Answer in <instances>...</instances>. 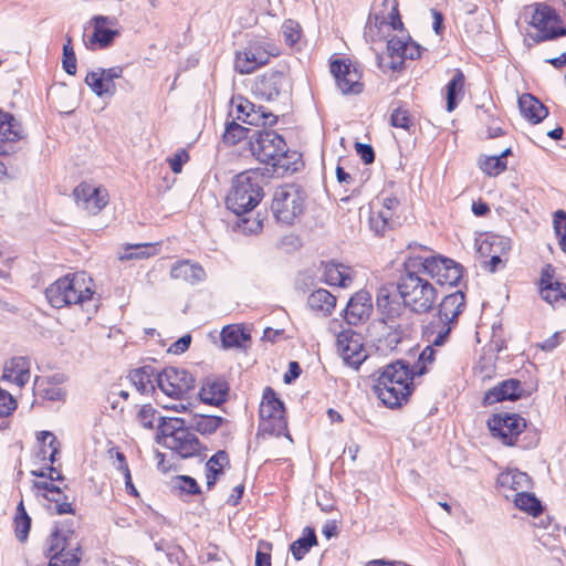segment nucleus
<instances>
[{"label":"nucleus","instance_id":"f03ea898","mask_svg":"<svg viewBox=\"0 0 566 566\" xmlns=\"http://www.w3.org/2000/svg\"><path fill=\"white\" fill-rule=\"evenodd\" d=\"M93 294L92 280L85 272L66 274L50 284L45 290V297L54 308L83 305L92 300Z\"/></svg>","mask_w":566,"mask_h":566},{"label":"nucleus","instance_id":"13d9d810","mask_svg":"<svg viewBox=\"0 0 566 566\" xmlns=\"http://www.w3.org/2000/svg\"><path fill=\"white\" fill-rule=\"evenodd\" d=\"M428 345L419 355L417 364L412 367L417 376H421L426 373V365L431 364L434 360L436 349L433 346H436L432 343H429Z\"/></svg>","mask_w":566,"mask_h":566},{"label":"nucleus","instance_id":"e2e57ef3","mask_svg":"<svg viewBox=\"0 0 566 566\" xmlns=\"http://www.w3.org/2000/svg\"><path fill=\"white\" fill-rule=\"evenodd\" d=\"M355 149L364 164L369 165L375 160V151L368 144L356 143Z\"/></svg>","mask_w":566,"mask_h":566},{"label":"nucleus","instance_id":"cd10ccee","mask_svg":"<svg viewBox=\"0 0 566 566\" xmlns=\"http://www.w3.org/2000/svg\"><path fill=\"white\" fill-rule=\"evenodd\" d=\"M23 137L20 123L8 112L0 109V155L8 154L2 144L13 143Z\"/></svg>","mask_w":566,"mask_h":566},{"label":"nucleus","instance_id":"dca6fc26","mask_svg":"<svg viewBox=\"0 0 566 566\" xmlns=\"http://www.w3.org/2000/svg\"><path fill=\"white\" fill-rule=\"evenodd\" d=\"M337 349L344 363L355 369H357L367 357L360 334L353 329L343 331L337 335Z\"/></svg>","mask_w":566,"mask_h":566},{"label":"nucleus","instance_id":"b1692460","mask_svg":"<svg viewBox=\"0 0 566 566\" xmlns=\"http://www.w3.org/2000/svg\"><path fill=\"white\" fill-rule=\"evenodd\" d=\"M374 392L386 407L394 409L401 407L402 403L407 402L412 391L400 390L397 386L389 385L386 381L376 380V384L374 385Z\"/></svg>","mask_w":566,"mask_h":566},{"label":"nucleus","instance_id":"72a5a7b5","mask_svg":"<svg viewBox=\"0 0 566 566\" xmlns=\"http://www.w3.org/2000/svg\"><path fill=\"white\" fill-rule=\"evenodd\" d=\"M495 375V350L492 346L483 348L479 363L474 368L475 380L484 385L493 379Z\"/></svg>","mask_w":566,"mask_h":566},{"label":"nucleus","instance_id":"4c0bfd02","mask_svg":"<svg viewBox=\"0 0 566 566\" xmlns=\"http://www.w3.org/2000/svg\"><path fill=\"white\" fill-rule=\"evenodd\" d=\"M514 505L527 513L533 517H539L544 512L542 502L536 497L534 493L526 492L525 490L514 493L513 495Z\"/></svg>","mask_w":566,"mask_h":566},{"label":"nucleus","instance_id":"ea45409f","mask_svg":"<svg viewBox=\"0 0 566 566\" xmlns=\"http://www.w3.org/2000/svg\"><path fill=\"white\" fill-rule=\"evenodd\" d=\"M85 84L98 96H113L116 93L115 83H109L98 70L91 71L85 76Z\"/></svg>","mask_w":566,"mask_h":566},{"label":"nucleus","instance_id":"6e6d98bb","mask_svg":"<svg viewBox=\"0 0 566 566\" xmlns=\"http://www.w3.org/2000/svg\"><path fill=\"white\" fill-rule=\"evenodd\" d=\"M518 165V160L516 156L513 154L511 147L503 149L500 154H497V175L507 170L515 169Z\"/></svg>","mask_w":566,"mask_h":566},{"label":"nucleus","instance_id":"9b49d317","mask_svg":"<svg viewBox=\"0 0 566 566\" xmlns=\"http://www.w3.org/2000/svg\"><path fill=\"white\" fill-rule=\"evenodd\" d=\"M156 384L166 396L186 400L196 387V378L185 368L170 366L157 375Z\"/></svg>","mask_w":566,"mask_h":566},{"label":"nucleus","instance_id":"f3484780","mask_svg":"<svg viewBox=\"0 0 566 566\" xmlns=\"http://www.w3.org/2000/svg\"><path fill=\"white\" fill-rule=\"evenodd\" d=\"M76 205L90 214H97L108 202L106 189L81 182L73 191Z\"/></svg>","mask_w":566,"mask_h":566},{"label":"nucleus","instance_id":"f257e3e1","mask_svg":"<svg viewBox=\"0 0 566 566\" xmlns=\"http://www.w3.org/2000/svg\"><path fill=\"white\" fill-rule=\"evenodd\" d=\"M397 290L403 305L417 314L430 312L438 296L433 284L412 256L405 262V271L398 280Z\"/></svg>","mask_w":566,"mask_h":566},{"label":"nucleus","instance_id":"e433bc0d","mask_svg":"<svg viewBox=\"0 0 566 566\" xmlns=\"http://www.w3.org/2000/svg\"><path fill=\"white\" fill-rule=\"evenodd\" d=\"M555 290L557 295L566 293V284L555 280V269L552 264H546L541 271L539 294L543 300H549L551 291Z\"/></svg>","mask_w":566,"mask_h":566},{"label":"nucleus","instance_id":"f8f14e48","mask_svg":"<svg viewBox=\"0 0 566 566\" xmlns=\"http://www.w3.org/2000/svg\"><path fill=\"white\" fill-rule=\"evenodd\" d=\"M419 262L423 274L436 280L439 285L454 286L463 275V268L452 259L438 256H412Z\"/></svg>","mask_w":566,"mask_h":566},{"label":"nucleus","instance_id":"09e8293b","mask_svg":"<svg viewBox=\"0 0 566 566\" xmlns=\"http://www.w3.org/2000/svg\"><path fill=\"white\" fill-rule=\"evenodd\" d=\"M150 250H154V247L151 244H128L127 247H125L124 252H118V259L120 261H128L133 259H146L154 254V252H151Z\"/></svg>","mask_w":566,"mask_h":566},{"label":"nucleus","instance_id":"052dcab7","mask_svg":"<svg viewBox=\"0 0 566 566\" xmlns=\"http://www.w3.org/2000/svg\"><path fill=\"white\" fill-rule=\"evenodd\" d=\"M282 33L289 45L295 44L301 38V27L293 20H286L282 25Z\"/></svg>","mask_w":566,"mask_h":566},{"label":"nucleus","instance_id":"c03bdc74","mask_svg":"<svg viewBox=\"0 0 566 566\" xmlns=\"http://www.w3.org/2000/svg\"><path fill=\"white\" fill-rule=\"evenodd\" d=\"M464 75L457 71L447 85V111L452 112L458 105V97L463 94Z\"/></svg>","mask_w":566,"mask_h":566},{"label":"nucleus","instance_id":"a19ab883","mask_svg":"<svg viewBox=\"0 0 566 566\" xmlns=\"http://www.w3.org/2000/svg\"><path fill=\"white\" fill-rule=\"evenodd\" d=\"M315 545H317L315 531L307 526L302 536L291 544L292 555L296 560H301Z\"/></svg>","mask_w":566,"mask_h":566},{"label":"nucleus","instance_id":"a878e982","mask_svg":"<svg viewBox=\"0 0 566 566\" xmlns=\"http://www.w3.org/2000/svg\"><path fill=\"white\" fill-rule=\"evenodd\" d=\"M336 296L326 289H316L307 297L308 308L318 317H328L336 306Z\"/></svg>","mask_w":566,"mask_h":566},{"label":"nucleus","instance_id":"39448f33","mask_svg":"<svg viewBox=\"0 0 566 566\" xmlns=\"http://www.w3.org/2000/svg\"><path fill=\"white\" fill-rule=\"evenodd\" d=\"M557 4L566 6L564 0H553V6L539 2L526 8L524 15L535 29L534 33L528 34L534 44L566 35V27L560 25L562 19L555 7Z\"/></svg>","mask_w":566,"mask_h":566},{"label":"nucleus","instance_id":"864d4df0","mask_svg":"<svg viewBox=\"0 0 566 566\" xmlns=\"http://www.w3.org/2000/svg\"><path fill=\"white\" fill-rule=\"evenodd\" d=\"M62 66L70 75H74L76 73V56L72 46V39L69 35L66 36V43L63 45Z\"/></svg>","mask_w":566,"mask_h":566},{"label":"nucleus","instance_id":"6e6552de","mask_svg":"<svg viewBox=\"0 0 566 566\" xmlns=\"http://www.w3.org/2000/svg\"><path fill=\"white\" fill-rule=\"evenodd\" d=\"M250 150L261 163L273 168H286L284 159L287 147L285 140L274 130H253L250 136Z\"/></svg>","mask_w":566,"mask_h":566},{"label":"nucleus","instance_id":"1a4fd4ad","mask_svg":"<svg viewBox=\"0 0 566 566\" xmlns=\"http://www.w3.org/2000/svg\"><path fill=\"white\" fill-rule=\"evenodd\" d=\"M306 195L296 185H284L279 187L273 196L272 211L277 221L292 224L305 208Z\"/></svg>","mask_w":566,"mask_h":566},{"label":"nucleus","instance_id":"a211bd4d","mask_svg":"<svg viewBox=\"0 0 566 566\" xmlns=\"http://www.w3.org/2000/svg\"><path fill=\"white\" fill-rule=\"evenodd\" d=\"M415 376L417 375L410 365L399 359L384 367L377 380L397 386L400 390L412 391V379Z\"/></svg>","mask_w":566,"mask_h":566},{"label":"nucleus","instance_id":"c85d7f7f","mask_svg":"<svg viewBox=\"0 0 566 566\" xmlns=\"http://www.w3.org/2000/svg\"><path fill=\"white\" fill-rule=\"evenodd\" d=\"M322 280L328 285L347 287L353 282L352 270L342 263L332 261L324 264Z\"/></svg>","mask_w":566,"mask_h":566},{"label":"nucleus","instance_id":"7c9ffc66","mask_svg":"<svg viewBox=\"0 0 566 566\" xmlns=\"http://www.w3.org/2000/svg\"><path fill=\"white\" fill-rule=\"evenodd\" d=\"M158 374L153 366L146 365L132 370L129 379L140 394L149 395L156 390L155 382Z\"/></svg>","mask_w":566,"mask_h":566},{"label":"nucleus","instance_id":"bb28decb","mask_svg":"<svg viewBox=\"0 0 566 566\" xmlns=\"http://www.w3.org/2000/svg\"><path fill=\"white\" fill-rule=\"evenodd\" d=\"M495 244V234L481 233L475 239L476 258L481 262V266L488 269L491 273L495 272V254L493 248Z\"/></svg>","mask_w":566,"mask_h":566},{"label":"nucleus","instance_id":"3c124183","mask_svg":"<svg viewBox=\"0 0 566 566\" xmlns=\"http://www.w3.org/2000/svg\"><path fill=\"white\" fill-rule=\"evenodd\" d=\"M390 124L394 127L402 128L405 130H409L415 125L413 118L409 114V111L401 106L392 111L390 115Z\"/></svg>","mask_w":566,"mask_h":566},{"label":"nucleus","instance_id":"4be33fe9","mask_svg":"<svg viewBox=\"0 0 566 566\" xmlns=\"http://www.w3.org/2000/svg\"><path fill=\"white\" fill-rule=\"evenodd\" d=\"M237 118L249 125L258 126L261 123L262 125L272 126L277 120L275 115L265 112L262 106L255 108L253 103L243 98H240L239 104H237Z\"/></svg>","mask_w":566,"mask_h":566},{"label":"nucleus","instance_id":"69168bd1","mask_svg":"<svg viewBox=\"0 0 566 566\" xmlns=\"http://www.w3.org/2000/svg\"><path fill=\"white\" fill-rule=\"evenodd\" d=\"M241 231L245 234L258 233L262 229V220L254 219H245L243 218L241 222L238 224Z\"/></svg>","mask_w":566,"mask_h":566},{"label":"nucleus","instance_id":"6ab92c4d","mask_svg":"<svg viewBox=\"0 0 566 566\" xmlns=\"http://www.w3.org/2000/svg\"><path fill=\"white\" fill-rule=\"evenodd\" d=\"M371 310L370 294L365 290H360L349 298L344 310V319L349 325H358L368 319Z\"/></svg>","mask_w":566,"mask_h":566},{"label":"nucleus","instance_id":"2eb2a0df","mask_svg":"<svg viewBox=\"0 0 566 566\" xmlns=\"http://www.w3.org/2000/svg\"><path fill=\"white\" fill-rule=\"evenodd\" d=\"M331 73L343 94H358L363 91L361 73L349 60H334Z\"/></svg>","mask_w":566,"mask_h":566},{"label":"nucleus","instance_id":"20e7f679","mask_svg":"<svg viewBox=\"0 0 566 566\" xmlns=\"http://www.w3.org/2000/svg\"><path fill=\"white\" fill-rule=\"evenodd\" d=\"M263 197V176L255 170H248L234 177L226 205L229 210L241 216L252 211Z\"/></svg>","mask_w":566,"mask_h":566},{"label":"nucleus","instance_id":"49530a36","mask_svg":"<svg viewBox=\"0 0 566 566\" xmlns=\"http://www.w3.org/2000/svg\"><path fill=\"white\" fill-rule=\"evenodd\" d=\"M252 132V129L245 128L242 125L238 124L234 119H232L230 122H227L222 139L224 144L233 146L242 139L248 138L250 140Z\"/></svg>","mask_w":566,"mask_h":566},{"label":"nucleus","instance_id":"aec40b11","mask_svg":"<svg viewBox=\"0 0 566 566\" xmlns=\"http://www.w3.org/2000/svg\"><path fill=\"white\" fill-rule=\"evenodd\" d=\"M526 428V421L517 413H497V439L503 444L512 447L517 441L518 436Z\"/></svg>","mask_w":566,"mask_h":566},{"label":"nucleus","instance_id":"774afa93","mask_svg":"<svg viewBox=\"0 0 566 566\" xmlns=\"http://www.w3.org/2000/svg\"><path fill=\"white\" fill-rule=\"evenodd\" d=\"M553 223L556 237L566 233V212L564 210H557L554 213Z\"/></svg>","mask_w":566,"mask_h":566},{"label":"nucleus","instance_id":"9d476101","mask_svg":"<svg viewBox=\"0 0 566 566\" xmlns=\"http://www.w3.org/2000/svg\"><path fill=\"white\" fill-rule=\"evenodd\" d=\"M279 54V48L269 40H250L242 51L235 53L234 69L240 74H249Z\"/></svg>","mask_w":566,"mask_h":566},{"label":"nucleus","instance_id":"4468645a","mask_svg":"<svg viewBox=\"0 0 566 566\" xmlns=\"http://www.w3.org/2000/svg\"><path fill=\"white\" fill-rule=\"evenodd\" d=\"M260 417L262 419L261 429L264 432L280 436L286 430L284 403L270 387L264 390Z\"/></svg>","mask_w":566,"mask_h":566},{"label":"nucleus","instance_id":"c9c22d12","mask_svg":"<svg viewBox=\"0 0 566 566\" xmlns=\"http://www.w3.org/2000/svg\"><path fill=\"white\" fill-rule=\"evenodd\" d=\"M230 465V459L224 450H219L206 463L207 488L214 486L219 475L223 473L226 467Z\"/></svg>","mask_w":566,"mask_h":566},{"label":"nucleus","instance_id":"a18cd8bd","mask_svg":"<svg viewBox=\"0 0 566 566\" xmlns=\"http://www.w3.org/2000/svg\"><path fill=\"white\" fill-rule=\"evenodd\" d=\"M406 42L407 40L399 36H392L387 42V51L391 60L389 67L394 71L402 69Z\"/></svg>","mask_w":566,"mask_h":566},{"label":"nucleus","instance_id":"393cba45","mask_svg":"<svg viewBox=\"0 0 566 566\" xmlns=\"http://www.w3.org/2000/svg\"><path fill=\"white\" fill-rule=\"evenodd\" d=\"M30 360L27 357H13L4 364L2 379L23 387L30 379Z\"/></svg>","mask_w":566,"mask_h":566},{"label":"nucleus","instance_id":"f704fd0d","mask_svg":"<svg viewBox=\"0 0 566 566\" xmlns=\"http://www.w3.org/2000/svg\"><path fill=\"white\" fill-rule=\"evenodd\" d=\"M226 421L224 418L210 415H192L187 421L191 430L197 431L202 436L214 433Z\"/></svg>","mask_w":566,"mask_h":566},{"label":"nucleus","instance_id":"473e14b6","mask_svg":"<svg viewBox=\"0 0 566 566\" xmlns=\"http://www.w3.org/2000/svg\"><path fill=\"white\" fill-rule=\"evenodd\" d=\"M170 275L176 280H184L190 284L201 282L205 276V270L196 263H191L188 260L178 261L171 268Z\"/></svg>","mask_w":566,"mask_h":566},{"label":"nucleus","instance_id":"338daca9","mask_svg":"<svg viewBox=\"0 0 566 566\" xmlns=\"http://www.w3.org/2000/svg\"><path fill=\"white\" fill-rule=\"evenodd\" d=\"M189 159V156L185 149L177 151L171 158L168 159L170 169L175 174H179L182 169V165Z\"/></svg>","mask_w":566,"mask_h":566},{"label":"nucleus","instance_id":"bf43d9fd","mask_svg":"<svg viewBox=\"0 0 566 566\" xmlns=\"http://www.w3.org/2000/svg\"><path fill=\"white\" fill-rule=\"evenodd\" d=\"M38 439L42 442L48 441V448L50 449V453L46 458L51 465L56 461V457L60 452V443L56 437L51 431H41L38 436Z\"/></svg>","mask_w":566,"mask_h":566},{"label":"nucleus","instance_id":"0eeeda50","mask_svg":"<svg viewBox=\"0 0 566 566\" xmlns=\"http://www.w3.org/2000/svg\"><path fill=\"white\" fill-rule=\"evenodd\" d=\"M73 522L56 525L49 536L48 556L49 566H77L82 552L73 531Z\"/></svg>","mask_w":566,"mask_h":566},{"label":"nucleus","instance_id":"680f3d73","mask_svg":"<svg viewBox=\"0 0 566 566\" xmlns=\"http://www.w3.org/2000/svg\"><path fill=\"white\" fill-rule=\"evenodd\" d=\"M17 408V401L10 392L0 387V417H7Z\"/></svg>","mask_w":566,"mask_h":566},{"label":"nucleus","instance_id":"8fccbe9b","mask_svg":"<svg viewBox=\"0 0 566 566\" xmlns=\"http://www.w3.org/2000/svg\"><path fill=\"white\" fill-rule=\"evenodd\" d=\"M137 419L144 428L153 429L155 427L158 428L160 419L166 418L161 417L151 405H144L137 413Z\"/></svg>","mask_w":566,"mask_h":566},{"label":"nucleus","instance_id":"ddd939ff","mask_svg":"<svg viewBox=\"0 0 566 566\" xmlns=\"http://www.w3.org/2000/svg\"><path fill=\"white\" fill-rule=\"evenodd\" d=\"M292 91V80L286 67L269 70L258 76L253 84V92L265 101H275L287 97Z\"/></svg>","mask_w":566,"mask_h":566},{"label":"nucleus","instance_id":"5fc2aeb1","mask_svg":"<svg viewBox=\"0 0 566 566\" xmlns=\"http://www.w3.org/2000/svg\"><path fill=\"white\" fill-rule=\"evenodd\" d=\"M174 488L182 493L195 495L201 492L197 481L189 475H178L174 480Z\"/></svg>","mask_w":566,"mask_h":566},{"label":"nucleus","instance_id":"4d7b16f0","mask_svg":"<svg viewBox=\"0 0 566 566\" xmlns=\"http://www.w3.org/2000/svg\"><path fill=\"white\" fill-rule=\"evenodd\" d=\"M45 499L52 503L50 510L54 511L56 514H73L74 509L72 504L67 501V496L61 492V495L49 496L45 495Z\"/></svg>","mask_w":566,"mask_h":566},{"label":"nucleus","instance_id":"423d86ee","mask_svg":"<svg viewBox=\"0 0 566 566\" xmlns=\"http://www.w3.org/2000/svg\"><path fill=\"white\" fill-rule=\"evenodd\" d=\"M464 308L465 295L462 291L446 295L438 307V321H431L423 332L427 342L443 345Z\"/></svg>","mask_w":566,"mask_h":566},{"label":"nucleus","instance_id":"c756f323","mask_svg":"<svg viewBox=\"0 0 566 566\" xmlns=\"http://www.w3.org/2000/svg\"><path fill=\"white\" fill-rule=\"evenodd\" d=\"M518 107L523 117L532 124L541 123L548 115L546 106L531 94H523L518 98Z\"/></svg>","mask_w":566,"mask_h":566},{"label":"nucleus","instance_id":"58836bf2","mask_svg":"<svg viewBox=\"0 0 566 566\" xmlns=\"http://www.w3.org/2000/svg\"><path fill=\"white\" fill-rule=\"evenodd\" d=\"M220 337L224 348H242L244 344L250 340V334L239 325H228L223 327Z\"/></svg>","mask_w":566,"mask_h":566},{"label":"nucleus","instance_id":"79ce46f5","mask_svg":"<svg viewBox=\"0 0 566 566\" xmlns=\"http://www.w3.org/2000/svg\"><path fill=\"white\" fill-rule=\"evenodd\" d=\"M400 207V201L394 196L381 197V208L375 212V221H381L384 223H397L400 224L398 217H395L396 211Z\"/></svg>","mask_w":566,"mask_h":566},{"label":"nucleus","instance_id":"de8ad7c7","mask_svg":"<svg viewBox=\"0 0 566 566\" xmlns=\"http://www.w3.org/2000/svg\"><path fill=\"white\" fill-rule=\"evenodd\" d=\"M14 525H15V537L20 542H24L28 538V535L30 532L31 518L28 515L22 502H20L17 507Z\"/></svg>","mask_w":566,"mask_h":566},{"label":"nucleus","instance_id":"37998d69","mask_svg":"<svg viewBox=\"0 0 566 566\" xmlns=\"http://www.w3.org/2000/svg\"><path fill=\"white\" fill-rule=\"evenodd\" d=\"M525 389L517 379L510 378L497 384V402L504 400H517L523 397Z\"/></svg>","mask_w":566,"mask_h":566},{"label":"nucleus","instance_id":"603ef678","mask_svg":"<svg viewBox=\"0 0 566 566\" xmlns=\"http://www.w3.org/2000/svg\"><path fill=\"white\" fill-rule=\"evenodd\" d=\"M377 307L385 314L388 318H392L398 315L399 305L395 306L390 302L389 291L385 287L380 289L377 295Z\"/></svg>","mask_w":566,"mask_h":566},{"label":"nucleus","instance_id":"0e129e2a","mask_svg":"<svg viewBox=\"0 0 566 566\" xmlns=\"http://www.w3.org/2000/svg\"><path fill=\"white\" fill-rule=\"evenodd\" d=\"M385 6H390V12L388 18L390 19V25L394 30L402 28V22L398 11V3L396 0H384Z\"/></svg>","mask_w":566,"mask_h":566},{"label":"nucleus","instance_id":"412c9836","mask_svg":"<svg viewBox=\"0 0 566 566\" xmlns=\"http://www.w3.org/2000/svg\"><path fill=\"white\" fill-rule=\"evenodd\" d=\"M228 392L229 386L223 378L208 376L200 387L199 397L205 403L220 406L227 400Z\"/></svg>","mask_w":566,"mask_h":566},{"label":"nucleus","instance_id":"7ed1b4c3","mask_svg":"<svg viewBox=\"0 0 566 566\" xmlns=\"http://www.w3.org/2000/svg\"><path fill=\"white\" fill-rule=\"evenodd\" d=\"M157 442L181 458L200 455L201 443L182 418L160 419Z\"/></svg>","mask_w":566,"mask_h":566},{"label":"nucleus","instance_id":"5701e85b","mask_svg":"<svg viewBox=\"0 0 566 566\" xmlns=\"http://www.w3.org/2000/svg\"><path fill=\"white\" fill-rule=\"evenodd\" d=\"M94 32L86 43V46L91 50H95L96 46L104 49L112 44L115 36L118 35V31L112 30L106 24H112L113 20L104 15H95L91 20Z\"/></svg>","mask_w":566,"mask_h":566},{"label":"nucleus","instance_id":"2f4dec72","mask_svg":"<svg viewBox=\"0 0 566 566\" xmlns=\"http://www.w3.org/2000/svg\"><path fill=\"white\" fill-rule=\"evenodd\" d=\"M530 486V476L517 469H510L497 474V489H506L516 493Z\"/></svg>","mask_w":566,"mask_h":566}]
</instances>
